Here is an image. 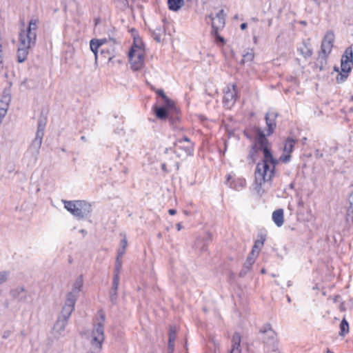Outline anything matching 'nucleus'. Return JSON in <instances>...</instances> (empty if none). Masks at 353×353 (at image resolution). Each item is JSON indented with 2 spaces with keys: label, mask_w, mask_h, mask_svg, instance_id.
Returning <instances> with one entry per match:
<instances>
[{
  "label": "nucleus",
  "mask_w": 353,
  "mask_h": 353,
  "mask_svg": "<svg viewBox=\"0 0 353 353\" xmlns=\"http://www.w3.org/2000/svg\"><path fill=\"white\" fill-rule=\"evenodd\" d=\"M292 285V282L290 281H289L288 282V287H290Z\"/></svg>",
  "instance_id": "nucleus-63"
},
{
  "label": "nucleus",
  "mask_w": 353,
  "mask_h": 353,
  "mask_svg": "<svg viewBox=\"0 0 353 353\" xmlns=\"http://www.w3.org/2000/svg\"><path fill=\"white\" fill-rule=\"evenodd\" d=\"M122 1V3H123L124 6H126L128 4V1L127 0H121Z\"/></svg>",
  "instance_id": "nucleus-60"
},
{
  "label": "nucleus",
  "mask_w": 353,
  "mask_h": 353,
  "mask_svg": "<svg viewBox=\"0 0 353 353\" xmlns=\"http://www.w3.org/2000/svg\"><path fill=\"white\" fill-rule=\"evenodd\" d=\"M47 123L46 117L41 116L38 120L37 130L34 140L30 145L29 150L32 152V155L37 158L39 153V150L42 144L43 137L44 136V130Z\"/></svg>",
  "instance_id": "nucleus-8"
},
{
  "label": "nucleus",
  "mask_w": 353,
  "mask_h": 353,
  "mask_svg": "<svg viewBox=\"0 0 353 353\" xmlns=\"http://www.w3.org/2000/svg\"><path fill=\"white\" fill-rule=\"evenodd\" d=\"M298 52L305 59L309 58L312 54V50L310 48L309 41H303L301 46L297 48Z\"/></svg>",
  "instance_id": "nucleus-24"
},
{
  "label": "nucleus",
  "mask_w": 353,
  "mask_h": 353,
  "mask_svg": "<svg viewBox=\"0 0 353 353\" xmlns=\"http://www.w3.org/2000/svg\"><path fill=\"white\" fill-rule=\"evenodd\" d=\"M215 18H216V17H214L212 14H208V16H206L205 20H207V19H210L212 22V21H214Z\"/></svg>",
  "instance_id": "nucleus-48"
},
{
  "label": "nucleus",
  "mask_w": 353,
  "mask_h": 353,
  "mask_svg": "<svg viewBox=\"0 0 353 353\" xmlns=\"http://www.w3.org/2000/svg\"><path fill=\"white\" fill-rule=\"evenodd\" d=\"M353 67V54L350 48H347L341 59V71L336 77L337 83H344L348 78Z\"/></svg>",
  "instance_id": "nucleus-6"
},
{
  "label": "nucleus",
  "mask_w": 353,
  "mask_h": 353,
  "mask_svg": "<svg viewBox=\"0 0 353 353\" xmlns=\"http://www.w3.org/2000/svg\"><path fill=\"white\" fill-rule=\"evenodd\" d=\"M156 94L161 97L163 100H164L168 97L165 95L164 91L162 89H158L155 91Z\"/></svg>",
  "instance_id": "nucleus-41"
},
{
  "label": "nucleus",
  "mask_w": 353,
  "mask_h": 353,
  "mask_svg": "<svg viewBox=\"0 0 353 353\" xmlns=\"http://www.w3.org/2000/svg\"><path fill=\"white\" fill-rule=\"evenodd\" d=\"M254 132L256 134L253 146L262 151L263 159L261 162L256 164L254 172V181L256 190L261 191L263 184L271 181L275 175V168L279 161L274 158L271 150L268 147L269 141L266 138L267 134L259 127H254Z\"/></svg>",
  "instance_id": "nucleus-1"
},
{
  "label": "nucleus",
  "mask_w": 353,
  "mask_h": 353,
  "mask_svg": "<svg viewBox=\"0 0 353 353\" xmlns=\"http://www.w3.org/2000/svg\"><path fill=\"white\" fill-rule=\"evenodd\" d=\"M259 151V150L257 148L252 145L249 154L248 156V160H250L252 163H254L256 160V156Z\"/></svg>",
  "instance_id": "nucleus-34"
},
{
  "label": "nucleus",
  "mask_w": 353,
  "mask_h": 353,
  "mask_svg": "<svg viewBox=\"0 0 353 353\" xmlns=\"http://www.w3.org/2000/svg\"><path fill=\"white\" fill-rule=\"evenodd\" d=\"M125 249L126 248H121V247L119 248V250L117 251V259H121V258L125 253Z\"/></svg>",
  "instance_id": "nucleus-39"
},
{
  "label": "nucleus",
  "mask_w": 353,
  "mask_h": 353,
  "mask_svg": "<svg viewBox=\"0 0 353 353\" xmlns=\"http://www.w3.org/2000/svg\"><path fill=\"white\" fill-rule=\"evenodd\" d=\"M225 14L224 10L221 9L219 11V12L216 14V18L214 21L212 22V28H213V26H216L217 29H222L225 26Z\"/></svg>",
  "instance_id": "nucleus-20"
},
{
  "label": "nucleus",
  "mask_w": 353,
  "mask_h": 353,
  "mask_svg": "<svg viewBox=\"0 0 353 353\" xmlns=\"http://www.w3.org/2000/svg\"><path fill=\"white\" fill-rule=\"evenodd\" d=\"M81 139L83 141H84V142H86V141H87V139H86V137H85V136H82V137H81Z\"/></svg>",
  "instance_id": "nucleus-58"
},
{
  "label": "nucleus",
  "mask_w": 353,
  "mask_h": 353,
  "mask_svg": "<svg viewBox=\"0 0 353 353\" xmlns=\"http://www.w3.org/2000/svg\"><path fill=\"white\" fill-rule=\"evenodd\" d=\"M100 317L102 322H99L95 325L92 332V339L90 341L91 347L90 349V353H99L102 350V344L105 339L103 326L105 315L101 314Z\"/></svg>",
  "instance_id": "nucleus-5"
},
{
  "label": "nucleus",
  "mask_w": 353,
  "mask_h": 353,
  "mask_svg": "<svg viewBox=\"0 0 353 353\" xmlns=\"http://www.w3.org/2000/svg\"><path fill=\"white\" fill-rule=\"evenodd\" d=\"M254 54L253 51L251 50L250 52H247L245 54L243 55V59L241 60V63H244L245 62L252 61L254 59Z\"/></svg>",
  "instance_id": "nucleus-36"
},
{
  "label": "nucleus",
  "mask_w": 353,
  "mask_h": 353,
  "mask_svg": "<svg viewBox=\"0 0 353 353\" xmlns=\"http://www.w3.org/2000/svg\"><path fill=\"white\" fill-rule=\"evenodd\" d=\"M119 284V281H117V279L112 280V286L110 292V299L112 304H114L117 301Z\"/></svg>",
  "instance_id": "nucleus-25"
},
{
  "label": "nucleus",
  "mask_w": 353,
  "mask_h": 353,
  "mask_svg": "<svg viewBox=\"0 0 353 353\" xmlns=\"http://www.w3.org/2000/svg\"><path fill=\"white\" fill-rule=\"evenodd\" d=\"M101 56L110 62L115 57L114 49H101Z\"/></svg>",
  "instance_id": "nucleus-28"
},
{
  "label": "nucleus",
  "mask_w": 353,
  "mask_h": 353,
  "mask_svg": "<svg viewBox=\"0 0 353 353\" xmlns=\"http://www.w3.org/2000/svg\"><path fill=\"white\" fill-rule=\"evenodd\" d=\"M265 235L263 234H258V239L255 241L254 244L252 247V255H258L260 250L263 246L264 242L265 241Z\"/></svg>",
  "instance_id": "nucleus-19"
},
{
  "label": "nucleus",
  "mask_w": 353,
  "mask_h": 353,
  "mask_svg": "<svg viewBox=\"0 0 353 353\" xmlns=\"http://www.w3.org/2000/svg\"><path fill=\"white\" fill-rule=\"evenodd\" d=\"M278 113L274 111H269L265 114V120L268 127L267 136L272 135L276 127V118Z\"/></svg>",
  "instance_id": "nucleus-16"
},
{
  "label": "nucleus",
  "mask_w": 353,
  "mask_h": 353,
  "mask_svg": "<svg viewBox=\"0 0 353 353\" xmlns=\"http://www.w3.org/2000/svg\"><path fill=\"white\" fill-rule=\"evenodd\" d=\"M249 270H246L245 268V266H243V268H242V270H241V272L239 273V276H244Z\"/></svg>",
  "instance_id": "nucleus-46"
},
{
  "label": "nucleus",
  "mask_w": 353,
  "mask_h": 353,
  "mask_svg": "<svg viewBox=\"0 0 353 353\" xmlns=\"http://www.w3.org/2000/svg\"><path fill=\"white\" fill-rule=\"evenodd\" d=\"M179 167H180L179 163H178V162L176 163V168L177 170H179Z\"/></svg>",
  "instance_id": "nucleus-62"
},
{
  "label": "nucleus",
  "mask_w": 353,
  "mask_h": 353,
  "mask_svg": "<svg viewBox=\"0 0 353 353\" xmlns=\"http://www.w3.org/2000/svg\"><path fill=\"white\" fill-rule=\"evenodd\" d=\"M350 101H353V95H352V96H351V97H350Z\"/></svg>",
  "instance_id": "nucleus-64"
},
{
  "label": "nucleus",
  "mask_w": 353,
  "mask_h": 353,
  "mask_svg": "<svg viewBox=\"0 0 353 353\" xmlns=\"http://www.w3.org/2000/svg\"><path fill=\"white\" fill-rule=\"evenodd\" d=\"M296 139L288 137L285 141L284 147H283V153L280 157L279 160L283 163H287L291 159L290 154L294 150V145L296 143Z\"/></svg>",
  "instance_id": "nucleus-13"
},
{
  "label": "nucleus",
  "mask_w": 353,
  "mask_h": 353,
  "mask_svg": "<svg viewBox=\"0 0 353 353\" xmlns=\"http://www.w3.org/2000/svg\"><path fill=\"white\" fill-rule=\"evenodd\" d=\"M244 135L246 137V138L249 139H252V137L250 134H248L246 132H244Z\"/></svg>",
  "instance_id": "nucleus-55"
},
{
  "label": "nucleus",
  "mask_w": 353,
  "mask_h": 353,
  "mask_svg": "<svg viewBox=\"0 0 353 353\" xmlns=\"http://www.w3.org/2000/svg\"><path fill=\"white\" fill-rule=\"evenodd\" d=\"M83 284V276L81 275L76 279L75 282L74 283L72 291L68 292L66 294L65 301H67L69 298L71 299H73L74 300V307H75V304H76V302H77V298L79 296V293L81 290Z\"/></svg>",
  "instance_id": "nucleus-15"
},
{
  "label": "nucleus",
  "mask_w": 353,
  "mask_h": 353,
  "mask_svg": "<svg viewBox=\"0 0 353 353\" xmlns=\"http://www.w3.org/2000/svg\"><path fill=\"white\" fill-rule=\"evenodd\" d=\"M168 213L170 214V215H174L176 213V210L175 209H170L168 210Z\"/></svg>",
  "instance_id": "nucleus-50"
},
{
  "label": "nucleus",
  "mask_w": 353,
  "mask_h": 353,
  "mask_svg": "<svg viewBox=\"0 0 353 353\" xmlns=\"http://www.w3.org/2000/svg\"><path fill=\"white\" fill-rule=\"evenodd\" d=\"M349 332V324L345 319H343L340 323L339 335L344 336Z\"/></svg>",
  "instance_id": "nucleus-31"
},
{
  "label": "nucleus",
  "mask_w": 353,
  "mask_h": 353,
  "mask_svg": "<svg viewBox=\"0 0 353 353\" xmlns=\"http://www.w3.org/2000/svg\"><path fill=\"white\" fill-rule=\"evenodd\" d=\"M74 310V300L69 298L67 301H65L61 314L53 326V330L58 337L65 335V327Z\"/></svg>",
  "instance_id": "nucleus-4"
},
{
  "label": "nucleus",
  "mask_w": 353,
  "mask_h": 353,
  "mask_svg": "<svg viewBox=\"0 0 353 353\" xmlns=\"http://www.w3.org/2000/svg\"><path fill=\"white\" fill-rule=\"evenodd\" d=\"M346 221L353 223V203L350 202V207L347 210Z\"/></svg>",
  "instance_id": "nucleus-35"
},
{
  "label": "nucleus",
  "mask_w": 353,
  "mask_h": 353,
  "mask_svg": "<svg viewBox=\"0 0 353 353\" xmlns=\"http://www.w3.org/2000/svg\"><path fill=\"white\" fill-rule=\"evenodd\" d=\"M121 236H123V238L121 240L120 247L121 248H126L127 245H128V241H127V239H126V236H125V234H121Z\"/></svg>",
  "instance_id": "nucleus-40"
},
{
  "label": "nucleus",
  "mask_w": 353,
  "mask_h": 353,
  "mask_svg": "<svg viewBox=\"0 0 353 353\" xmlns=\"http://www.w3.org/2000/svg\"><path fill=\"white\" fill-rule=\"evenodd\" d=\"M256 256V255H252V252H250L249 254V255L248 256V257L246 259L245 262L243 264V266H245V268L246 270H250L251 269L253 263L255 261Z\"/></svg>",
  "instance_id": "nucleus-33"
},
{
  "label": "nucleus",
  "mask_w": 353,
  "mask_h": 353,
  "mask_svg": "<svg viewBox=\"0 0 353 353\" xmlns=\"http://www.w3.org/2000/svg\"><path fill=\"white\" fill-rule=\"evenodd\" d=\"M248 27V24L246 23H243L241 24L240 28L241 30H245Z\"/></svg>",
  "instance_id": "nucleus-51"
},
{
  "label": "nucleus",
  "mask_w": 353,
  "mask_h": 353,
  "mask_svg": "<svg viewBox=\"0 0 353 353\" xmlns=\"http://www.w3.org/2000/svg\"><path fill=\"white\" fill-rule=\"evenodd\" d=\"M237 90L235 84H228L224 90L223 102L229 108L234 105L237 99Z\"/></svg>",
  "instance_id": "nucleus-12"
},
{
  "label": "nucleus",
  "mask_w": 353,
  "mask_h": 353,
  "mask_svg": "<svg viewBox=\"0 0 353 353\" xmlns=\"http://www.w3.org/2000/svg\"><path fill=\"white\" fill-rule=\"evenodd\" d=\"M10 295L19 302L27 303L28 302V298L30 296L28 295V292L24 287L19 286L17 287L10 292Z\"/></svg>",
  "instance_id": "nucleus-17"
},
{
  "label": "nucleus",
  "mask_w": 353,
  "mask_h": 353,
  "mask_svg": "<svg viewBox=\"0 0 353 353\" xmlns=\"http://www.w3.org/2000/svg\"><path fill=\"white\" fill-rule=\"evenodd\" d=\"M263 335V342L272 352L279 353L277 334L272 329L270 323L264 324L259 330Z\"/></svg>",
  "instance_id": "nucleus-7"
},
{
  "label": "nucleus",
  "mask_w": 353,
  "mask_h": 353,
  "mask_svg": "<svg viewBox=\"0 0 353 353\" xmlns=\"http://www.w3.org/2000/svg\"><path fill=\"white\" fill-rule=\"evenodd\" d=\"M7 112V108H0V117L3 118Z\"/></svg>",
  "instance_id": "nucleus-45"
},
{
  "label": "nucleus",
  "mask_w": 353,
  "mask_h": 353,
  "mask_svg": "<svg viewBox=\"0 0 353 353\" xmlns=\"http://www.w3.org/2000/svg\"><path fill=\"white\" fill-rule=\"evenodd\" d=\"M161 170L165 172H168V170L167 169L166 163H163L161 164Z\"/></svg>",
  "instance_id": "nucleus-49"
},
{
  "label": "nucleus",
  "mask_w": 353,
  "mask_h": 353,
  "mask_svg": "<svg viewBox=\"0 0 353 353\" xmlns=\"http://www.w3.org/2000/svg\"><path fill=\"white\" fill-rule=\"evenodd\" d=\"M334 70L336 72H338V74L340 72V70H339V68L336 65L334 66Z\"/></svg>",
  "instance_id": "nucleus-53"
},
{
  "label": "nucleus",
  "mask_w": 353,
  "mask_h": 353,
  "mask_svg": "<svg viewBox=\"0 0 353 353\" xmlns=\"http://www.w3.org/2000/svg\"><path fill=\"white\" fill-rule=\"evenodd\" d=\"M176 141H181L184 143H193L186 136H184L183 138L177 139Z\"/></svg>",
  "instance_id": "nucleus-44"
},
{
  "label": "nucleus",
  "mask_w": 353,
  "mask_h": 353,
  "mask_svg": "<svg viewBox=\"0 0 353 353\" xmlns=\"http://www.w3.org/2000/svg\"><path fill=\"white\" fill-rule=\"evenodd\" d=\"M174 145V152L178 157H189L194 154V143H184L181 141H176Z\"/></svg>",
  "instance_id": "nucleus-11"
},
{
  "label": "nucleus",
  "mask_w": 353,
  "mask_h": 353,
  "mask_svg": "<svg viewBox=\"0 0 353 353\" xmlns=\"http://www.w3.org/2000/svg\"><path fill=\"white\" fill-rule=\"evenodd\" d=\"M253 40H254V42L255 43H256V42H257V37L255 35L253 36Z\"/></svg>",
  "instance_id": "nucleus-61"
},
{
  "label": "nucleus",
  "mask_w": 353,
  "mask_h": 353,
  "mask_svg": "<svg viewBox=\"0 0 353 353\" xmlns=\"http://www.w3.org/2000/svg\"><path fill=\"white\" fill-rule=\"evenodd\" d=\"M144 50L136 52L134 49L128 52L132 70L137 71L142 68L144 64Z\"/></svg>",
  "instance_id": "nucleus-9"
},
{
  "label": "nucleus",
  "mask_w": 353,
  "mask_h": 353,
  "mask_svg": "<svg viewBox=\"0 0 353 353\" xmlns=\"http://www.w3.org/2000/svg\"><path fill=\"white\" fill-rule=\"evenodd\" d=\"M10 331L6 330L3 332L2 337H3V339H6L10 336Z\"/></svg>",
  "instance_id": "nucleus-47"
},
{
  "label": "nucleus",
  "mask_w": 353,
  "mask_h": 353,
  "mask_svg": "<svg viewBox=\"0 0 353 353\" xmlns=\"http://www.w3.org/2000/svg\"><path fill=\"white\" fill-rule=\"evenodd\" d=\"M122 268V261L120 259H116L113 279H116L119 281V274Z\"/></svg>",
  "instance_id": "nucleus-29"
},
{
  "label": "nucleus",
  "mask_w": 353,
  "mask_h": 353,
  "mask_svg": "<svg viewBox=\"0 0 353 353\" xmlns=\"http://www.w3.org/2000/svg\"><path fill=\"white\" fill-rule=\"evenodd\" d=\"M314 1L317 6H320V1L319 0H312Z\"/></svg>",
  "instance_id": "nucleus-57"
},
{
  "label": "nucleus",
  "mask_w": 353,
  "mask_h": 353,
  "mask_svg": "<svg viewBox=\"0 0 353 353\" xmlns=\"http://www.w3.org/2000/svg\"><path fill=\"white\" fill-rule=\"evenodd\" d=\"M184 5V0H168V8L172 11H178Z\"/></svg>",
  "instance_id": "nucleus-26"
},
{
  "label": "nucleus",
  "mask_w": 353,
  "mask_h": 353,
  "mask_svg": "<svg viewBox=\"0 0 353 353\" xmlns=\"http://www.w3.org/2000/svg\"><path fill=\"white\" fill-rule=\"evenodd\" d=\"M176 228L178 231H180L182 229V225L181 223H178L176 224Z\"/></svg>",
  "instance_id": "nucleus-52"
},
{
  "label": "nucleus",
  "mask_w": 353,
  "mask_h": 353,
  "mask_svg": "<svg viewBox=\"0 0 353 353\" xmlns=\"http://www.w3.org/2000/svg\"><path fill=\"white\" fill-rule=\"evenodd\" d=\"M245 183V181H243V180H241H241H239V184H240L241 187H242V188H243V187L244 186Z\"/></svg>",
  "instance_id": "nucleus-54"
},
{
  "label": "nucleus",
  "mask_w": 353,
  "mask_h": 353,
  "mask_svg": "<svg viewBox=\"0 0 353 353\" xmlns=\"http://www.w3.org/2000/svg\"><path fill=\"white\" fill-rule=\"evenodd\" d=\"M334 40V35L332 32H327L321 43V52L319 53V58L326 60L327 56L332 51L333 47V42Z\"/></svg>",
  "instance_id": "nucleus-10"
},
{
  "label": "nucleus",
  "mask_w": 353,
  "mask_h": 353,
  "mask_svg": "<svg viewBox=\"0 0 353 353\" xmlns=\"http://www.w3.org/2000/svg\"><path fill=\"white\" fill-rule=\"evenodd\" d=\"M241 341V337L239 333L235 332L233 334L232 339V349L230 353H241V350L240 348Z\"/></svg>",
  "instance_id": "nucleus-21"
},
{
  "label": "nucleus",
  "mask_w": 353,
  "mask_h": 353,
  "mask_svg": "<svg viewBox=\"0 0 353 353\" xmlns=\"http://www.w3.org/2000/svg\"><path fill=\"white\" fill-rule=\"evenodd\" d=\"M165 29L161 26H157L151 32L152 37L157 42L160 43L161 41V37L165 33Z\"/></svg>",
  "instance_id": "nucleus-27"
},
{
  "label": "nucleus",
  "mask_w": 353,
  "mask_h": 353,
  "mask_svg": "<svg viewBox=\"0 0 353 353\" xmlns=\"http://www.w3.org/2000/svg\"><path fill=\"white\" fill-rule=\"evenodd\" d=\"M94 21H95V26H97L99 23V21H100V19L97 18Z\"/></svg>",
  "instance_id": "nucleus-59"
},
{
  "label": "nucleus",
  "mask_w": 353,
  "mask_h": 353,
  "mask_svg": "<svg viewBox=\"0 0 353 353\" xmlns=\"http://www.w3.org/2000/svg\"><path fill=\"white\" fill-rule=\"evenodd\" d=\"M155 116L161 120H165L169 118L172 124L176 123L179 121V117L172 115L165 107L154 105L152 108Z\"/></svg>",
  "instance_id": "nucleus-14"
},
{
  "label": "nucleus",
  "mask_w": 353,
  "mask_h": 353,
  "mask_svg": "<svg viewBox=\"0 0 353 353\" xmlns=\"http://www.w3.org/2000/svg\"><path fill=\"white\" fill-rule=\"evenodd\" d=\"M272 219L276 226L281 227L284 223V212L283 209H278L273 212Z\"/></svg>",
  "instance_id": "nucleus-23"
},
{
  "label": "nucleus",
  "mask_w": 353,
  "mask_h": 353,
  "mask_svg": "<svg viewBox=\"0 0 353 353\" xmlns=\"http://www.w3.org/2000/svg\"><path fill=\"white\" fill-rule=\"evenodd\" d=\"M231 176L230 175L227 177V184L231 188L237 190L236 185L233 184V181L230 182Z\"/></svg>",
  "instance_id": "nucleus-43"
},
{
  "label": "nucleus",
  "mask_w": 353,
  "mask_h": 353,
  "mask_svg": "<svg viewBox=\"0 0 353 353\" xmlns=\"http://www.w3.org/2000/svg\"><path fill=\"white\" fill-rule=\"evenodd\" d=\"M8 272H0V284L5 283L8 279Z\"/></svg>",
  "instance_id": "nucleus-38"
},
{
  "label": "nucleus",
  "mask_w": 353,
  "mask_h": 353,
  "mask_svg": "<svg viewBox=\"0 0 353 353\" xmlns=\"http://www.w3.org/2000/svg\"><path fill=\"white\" fill-rule=\"evenodd\" d=\"M105 42V39H93L90 42V50L94 53L96 61L98 59V50Z\"/></svg>",
  "instance_id": "nucleus-22"
},
{
  "label": "nucleus",
  "mask_w": 353,
  "mask_h": 353,
  "mask_svg": "<svg viewBox=\"0 0 353 353\" xmlns=\"http://www.w3.org/2000/svg\"><path fill=\"white\" fill-rule=\"evenodd\" d=\"M38 20L32 19L29 21L28 27L26 30H21L19 36V47L17 50V61L23 63L27 59L29 49L34 45L37 39L36 30Z\"/></svg>",
  "instance_id": "nucleus-2"
},
{
  "label": "nucleus",
  "mask_w": 353,
  "mask_h": 353,
  "mask_svg": "<svg viewBox=\"0 0 353 353\" xmlns=\"http://www.w3.org/2000/svg\"><path fill=\"white\" fill-rule=\"evenodd\" d=\"M219 30L220 29H217L216 26H213V28H212L211 34L214 37L215 41L216 43H221V44H224L225 39L223 37H221L219 34Z\"/></svg>",
  "instance_id": "nucleus-30"
},
{
  "label": "nucleus",
  "mask_w": 353,
  "mask_h": 353,
  "mask_svg": "<svg viewBox=\"0 0 353 353\" xmlns=\"http://www.w3.org/2000/svg\"><path fill=\"white\" fill-rule=\"evenodd\" d=\"M3 51H0V63H3V56H2Z\"/></svg>",
  "instance_id": "nucleus-56"
},
{
  "label": "nucleus",
  "mask_w": 353,
  "mask_h": 353,
  "mask_svg": "<svg viewBox=\"0 0 353 353\" xmlns=\"http://www.w3.org/2000/svg\"><path fill=\"white\" fill-rule=\"evenodd\" d=\"M64 208L78 220L86 219L92 211L90 203L84 200L62 201Z\"/></svg>",
  "instance_id": "nucleus-3"
},
{
  "label": "nucleus",
  "mask_w": 353,
  "mask_h": 353,
  "mask_svg": "<svg viewBox=\"0 0 353 353\" xmlns=\"http://www.w3.org/2000/svg\"><path fill=\"white\" fill-rule=\"evenodd\" d=\"M144 44L140 38H134V43L131 47L130 50H134L136 52H139V50H144L143 49Z\"/></svg>",
  "instance_id": "nucleus-32"
},
{
  "label": "nucleus",
  "mask_w": 353,
  "mask_h": 353,
  "mask_svg": "<svg viewBox=\"0 0 353 353\" xmlns=\"http://www.w3.org/2000/svg\"><path fill=\"white\" fill-rule=\"evenodd\" d=\"M174 350V341H168V353H173Z\"/></svg>",
  "instance_id": "nucleus-42"
},
{
  "label": "nucleus",
  "mask_w": 353,
  "mask_h": 353,
  "mask_svg": "<svg viewBox=\"0 0 353 353\" xmlns=\"http://www.w3.org/2000/svg\"><path fill=\"white\" fill-rule=\"evenodd\" d=\"M163 101V107H165L168 112H169L174 117H178L179 113V108L176 106L175 103L170 98L167 97Z\"/></svg>",
  "instance_id": "nucleus-18"
},
{
  "label": "nucleus",
  "mask_w": 353,
  "mask_h": 353,
  "mask_svg": "<svg viewBox=\"0 0 353 353\" xmlns=\"http://www.w3.org/2000/svg\"><path fill=\"white\" fill-rule=\"evenodd\" d=\"M176 337V328L175 326H170L168 333V341H175Z\"/></svg>",
  "instance_id": "nucleus-37"
}]
</instances>
